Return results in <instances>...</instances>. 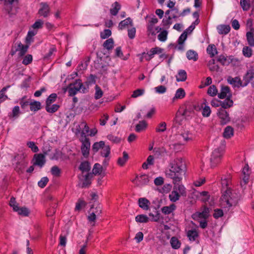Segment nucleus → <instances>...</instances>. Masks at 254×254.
<instances>
[{
  "instance_id": "12",
  "label": "nucleus",
  "mask_w": 254,
  "mask_h": 254,
  "mask_svg": "<svg viewBox=\"0 0 254 254\" xmlns=\"http://www.w3.org/2000/svg\"><path fill=\"white\" fill-rule=\"evenodd\" d=\"M34 159L35 160L33 163L34 166H38L42 168L46 163L45 157L43 154H35L34 156Z\"/></svg>"
},
{
  "instance_id": "46",
  "label": "nucleus",
  "mask_w": 254,
  "mask_h": 254,
  "mask_svg": "<svg viewBox=\"0 0 254 254\" xmlns=\"http://www.w3.org/2000/svg\"><path fill=\"white\" fill-rule=\"evenodd\" d=\"M181 135L185 141L192 140L193 138V134L188 130H184V132H182Z\"/></svg>"
},
{
  "instance_id": "9",
  "label": "nucleus",
  "mask_w": 254,
  "mask_h": 254,
  "mask_svg": "<svg viewBox=\"0 0 254 254\" xmlns=\"http://www.w3.org/2000/svg\"><path fill=\"white\" fill-rule=\"evenodd\" d=\"M244 80L243 86H246L249 82H251L252 86L254 88V68H251L247 70L243 77Z\"/></svg>"
},
{
  "instance_id": "59",
  "label": "nucleus",
  "mask_w": 254,
  "mask_h": 254,
  "mask_svg": "<svg viewBox=\"0 0 254 254\" xmlns=\"http://www.w3.org/2000/svg\"><path fill=\"white\" fill-rule=\"evenodd\" d=\"M49 181V179L47 177H43L38 182V185L40 188H44V187H45V186L48 183Z\"/></svg>"
},
{
  "instance_id": "38",
  "label": "nucleus",
  "mask_w": 254,
  "mask_h": 254,
  "mask_svg": "<svg viewBox=\"0 0 254 254\" xmlns=\"http://www.w3.org/2000/svg\"><path fill=\"white\" fill-rule=\"evenodd\" d=\"M206 51L211 58H213L216 54H217V51L214 45H208Z\"/></svg>"
},
{
  "instance_id": "33",
  "label": "nucleus",
  "mask_w": 254,
  "mask_h": 254,
  "mask_svg": "<svg viewBox=\"0 0 254 254\" xmlns=\"http://www.w3.org/2000/svg\"><path fill=\"white\" fill-rule=\"evenodd\" d=\"M10 87V85H7L5 87H3L0 90V103L4 102L8 99V97L5 94V92Z\"/></svg>"
},
{
  "instance_id": "20",
  "label": "nucleus",
  "mask_w": 254,
  "mask_h": 254,
  "mask_svg": "<svg viewBox=\"0 0 254 254\" xmlns=\"http://www.w3.org/2000/svg\"><path fill=\"white\" fill-rule=\"evenodd\" d=\"M128 25L133 26L132 20L130 17L121 21L119 24L118 28L119 30H123L127 28Z\"/></svg>"
},
{
  "instance_id": "28",
  "label": "nucleus",
  "mask_w": 254,
  "mask_h": 254,
  "mask_svg": "<svg viewBox=\"0 0 254 254\" xmlns=\"http://www.w3.org/2000/svg\"><path fill=\"white\" fill-rule=\"evenodd\" d=\"M135 220L138 223H146L150 221V218L146 215L139 214L135 217Z\"/></svg>"
},
{
  "instance_id": "6",
  "label": "nucleus",
  "mask_w": 254,
  "mask_h": 254,
  "mask_svg": "<svg viewBox=\"0 0 254 254\" xmlns=\"http://www.w3.org/2000/svg\"><path fill=\"white\" fill-rule=\"evenodd\" d=\"M163 51V49H162L158 47H156L155 48L151 49L150 51L148 53H146V55H148V58H146V60L147 61L150 60L154 57V56L155 54L159 55V58L160 59L162 60V61L167 59L168 58V56L165 54H162ZM143 54H146V53H143Z\"/></svg>"
},
{
  "instance_id": "32",
  "label": "nucleus",
  "mask_w": 254,
  "mask_h": 254,
  "mask_svg": "<svg viewBox=\"0 0 254 254\" xmlns=\"http://www.w3.org/2000/svg\"><path fill=\"white\" fill-rule=\"evenodd\" d=\"M97 78V77L96 75L91 74L87 78L86 81L84 82V84L87 86H89L93 84H94L96 83Z\"/></svg>"
},
{
  "instance_id": "30",
  "label": "nucleus",
  "mask_w": 254,
  "mask_h": 254,
  "mask_svg": "<svg viewBox=\"0 0 254 254\" xmlns=\"http://www.w3.org/2000/svg\"><path fill=\"white\" fill-rule=\"evenodd\" d=\"M186 56L189 60L196 61L198 59V54L195 51L193 50H189L186 53Z\"/></svg>"
},
{
  "instance_id": "44",
  "label": "nucleus",
  "mask_w": 254,
  "mask_h": 254,
  "mask_svg": "<svg viewBox=\"0 0 254 254\" xmlns=\"http://www.w3.org/2000/svg\"><path fill=\"white\" fill-rule=\"evenodd\" d=\"M246 37L248 44L251 47H254V36L253 32L251 31L247 32Z\"/></svg>"
},
{
  "instance_id": "34",
  "label": "nucleus",
  "mask_w": 254,
  "mask_h": 254,
  "mask_svg": "<svg viewBox=\"0 0 254 254\" xmlns=\"http://www.w3.org/2000/svg\"><path fill=\"white\" fill-rule=\"evenodd\" d=\"M170 244L173 249H178L180 248L181 243L176 237H173L170 240Z\"/></svg>"
},
{
  "instance_id": "29",
  "label": "nucleus",
  "mask_w": 254,
  "mask_h": 254,
  "mask_svg": "<svg viewBox=\"0 0 254 254\" xmlns=\"http://www.w3.org/2000/svg\"><path fill=\"white\" fill-rule=\"evenodd\" d=\"M15 212H17V213L23 216H28L30 213V210L26 207H19L18 206L17 210H14Z\"/></svg>"
},
{
  "instance_id": "54",
  "label": "nucleus",
  "mask_w": 254,
  "mask_h": 254,
  "mask_svg": "<svg viewBox=\"0 0 254 254\" xmlns=\"http://www.w3.org/2000/svg\"><path fill=\"white\" fill-rule=\"evenodd\" d=\"M57 98V95L56 93L51 94L47 99L46 103V105H51L54 102Z\"/></svg>"
},
{
  "instance_id": "39",
  "label": "nucleus",
  "mask_w": 254,
  "mask_h": 254,
  "mask_svg": "<svg viewBox=\"0 0 254 254\" xmlns=\"http://www.w3.org/2000/svg\"><path fill=\"white\" fill-rule=\"evenodd\" d=\"M234 135L233 128H225L223 136L226 139H229Z\"/></svg>"
},
{
  "instance_id": "50",
  "label": "nucleus",
  "mask_w": 254,
  "mask_h": 254,
  "mask_svg": "<svg viewBox=\"0 0 254 254\" xmlns=\"http://www.w3.org/2000/svg\"><path fill=\"white\" fill-rule=\"evenodd\" d=\"M242 51L243 54L245 57L250 58L252 56L253 50L248 46H245L243 48Z\"/></svg>"
},
{
  "instance_id": "1",
  "label": "nucleus",
  "mask_w": 254,
  "mask_h": 254,
  "mask_svg": "<svg viewBox=\"0 0 254 254\" xmlns=\"http://www.w3.org/2000/svg\"><path fill=\"white\" fill-rule=\"evenodd\" d=\"M170 169L166 171V175L168 177L173 179L174 184L180 182L182 180V176L186 171L185 163L182 158H177L170 162Z\"/></svg>"
},
{
  "instance_id": "3",
  "label": "nucleus",
  "mask_w": 254,
  "mask_h": 254,
  "mask_svg": "<svg viewBox=\"0 0 254 254\" xmlns=\"http://www.w3.org/2000/svg\"><path fill=\"white\" fill-rule=\"evenodd\" d=\"M226 147V141L223 139L221 141L219 147L215 148L212 152L210 158L211 167H215L221 162Z\"/></svg>"
},
{
  "instance_id": "2",
  "label": "nucleus",
  "mask_w": 254,
  "mask_h": 254,
  "mask_svg": "<svg viewBox=\"0 0 254 254\" xmlns=\"http://www.w3.org/2000/svg\"><path fill=\"white\" fill-rule=\"evenodd\" d=\"M241 197V195L239 190L228 188L222 196L221 199L226 203V207L230 208L236 206Z\"/></svg>"
},
{
  "instance_id": "60",
  "label": "nucleus",
  "mask_w": 254,
  "mask_h": 254,
  "mask_svg": "<svg viewBox=\"0 0 254 254\" xmlns=\"http://www.w3.org/2000/svg\"><path fill=\"white\" fill-rule=\"evenodd\" d=\"M240 4L244 11L249 10L250 7V1L248 0H241Z\"/></svg>"
},
{
  "instance_id": "14",
  "label": "nucleus",
  "mask_w": 254,
  "mask_h": 254,
  "mask_svg": "<svg viewBox=\"0 0 254 254\" xmlns=\"http://www.w3.org/2000/svg\"><path fill=\"white\" fill-rule=\"evenodd\" d=\"M40 8L38 10V14L44 17H48L50 14V8L46 2L40 3Z\"/></svg>"
},
{
  "instance_id": "52",
  "label": "nucleus",
  "mask_w": 254,
  "mask_h": 254,
  "mask_svg": "<svg viewBox=\"0 0 254 254\" xmlns=\"http://www.w3.org/2000/svg\"><path fill=\"white\" fill-rule=\"evenodd\" d=\"M187 236L189 238V239L191 240H195L196 238L198 236L197 231L195 230H190L188 231Z\"/></svg>"
},
{
  "instance_id": "40",
  "label": "nucleus",
  "mask_w": 254,
  "mask_h": 254,
  "mask_svg": "<svg viewBox=\"0 0 254 254\" xmlns=\"http://www.w3.org/2000/svg\"><path fill=\"white\" fill-rule=\"evenodd\" d=\"M179 183V182H177L176 185L174 184V188L178 190L180 195L183 196H186L187 192L185 187L182 185H180Z\"/></svg>"
},
{
  "instance_id": "11",
  "label": "nucleus",
  "mask_w": 254,
  "mask_h": 254,
  "mask_svg": "<svg viewBox=\"0 0 254 254\" xmlns=\"http://www.w3.org/2000/svg\"><path fill=\"white\" fill-rule=\"evenodd\" d=\"M217 115L220 119V124L224 126L227 124L230 120L229 114L225 110L220 109L217 112Z\"/></svg>"
},
{
  "instance_id": "58",
  "label": "nucleus",
  "mask_w": 254,
  "mask_h": 254,
  "mask_svg": "<svg viewBox=\"0 0 254 254\" xmlns=\"http://www.w3.org/2000/svg\"><path fill=\"white\" fill-rule=\"evenodd\" d=\"M168 35V31L164 30L161 32L158 35V39L162 42H164L167 40Z\"/></svg>"
},
{
  "instance_id": "42",
  "label": "nucleus",
  "mask_w": 254,
  "mask_h": 254,
  "mask_svg": "<svg viewBox=\"0 0 254 254\" xmlns=\"http://www.w3.org/2000/svg\"><path fill=\"white\" fill-rule=\"evenodd\" d=\"M103 170V167L99 163H95L92 170V175H100Z\"/></svg>"
},
{
  "instance_id": "49",
  "label": "nucleus",
  "mask_w": 254,
  "mask_h": 254,
  "mask_svg": "<svg viewBox=\"0 0 254 254\" xmlns=\"http://www.w3.org/2000/svg\"><path fill=\"white\" fill-rule=\"evenodd\" d=\"M207 94L211 96H215L218 94V90L215 85L209 86L207 90Z\"/></svg>"
},
{
  "instance_id": "35",
  "label": "nucleus",
  "mask_w": 254,
  "mask_h": 254,
  "mask_svg": "<svg viewBox=\"0 0 254 254\" xmlns=\"http://www.w3.org/2000/svg\"><path fill=\"white\" fill-rule=\"evenodd\" d=\"M41 104L39 101H34L32 102H30V109L32 111H37L41 109Z\"/></svg>"
},
{
  "instance_id": "16",
  "label": "nucleus",
  "mask_w": 254,
  "mask_h": 254,
  "mask_svg": "<svg viewBox=\"0 0 254 254\" xmlns=\"http://www.w3.org/2000/svg\"><path fill=\"white\" fill-rule=\"evenodd\" d=\"M227 81L234 87H237L238 88L240 87H245V86H243L244 83L242 82L241 78L238 76L235 77V78L229 76L227 78Z\"/></svg>"
},
{
  "instance_id": "53",
  "label": "nucleus",
  "mask_w": 254,
  "mask_h": 254,
  "mask_svg": "<svg viewBox=\"0 0 254 254\" xmlns=\"http://www.w3.org/2000/svg\"><path fill=\"white\" fill-rule=\"evenodd\" d=\"M62 152L59 149H56L55 151V153L50 158L52 160H58L62 157Z\"/></svg>"
},
{
  "instance_id": "18",
  "label": "nucleus",
  "mask_w": 254,
  "mask_h": 254,
  "mask_svg": "<svg viewBox=\"0 0 254 254\" xmlns=\"http://www.w3.org/2000/svg\"><path fill=\"white\" fill-rule=\"evenodd\" d=\"M136 180H137L138 181L137 185L140 186L145 185L147 184V183L149 182L148 177L146 174L141 175L139 176L138 175H137L135 179L133 180L132 182L133 183H135V181Z\"/></svg>"
},
{
  "instance_id": "55",
  "label": "nucleus",
  "mask_w": 254,
  "mask_h": 254,
  "mask_svg": "<svg viewBox=\"0 0 254 254\" xmlns=\"http://www.w3.org/2000/svg\"><path fill=\"white\" fill-rule=\"evenodd\" d=\"M110 150L111 148L109 145H105L103 148H102V150L101 151V156L103 157H107L110 154Z\"/></svg>"
},
{
  "instance_id": "4",
  "label": "nucleus",
  "mask_w": 254,
  "mask_h": 254,
  "mask_svg": "<svg viewBox=\"0 0 254 254\" xmlns=\"http://www.w3.org/2000/svg\"><path fill=\"white\" fill-rule=\"evenodd\" d=\"M80 141L82 143L81 147L82 154L84 157H88L89 155L90 142L89 139L85 135L84 130H82L81 132Z\"/></svg>"
},
{
  "instance_id": "57",
  "label": "nucleus",
  "mask_w": 254,
  "mask_h": 254,
  "mask_svg": "<svg viewBox=\"0 0 254 254\" xmlns=\"http://www.w3.org/2000/svg\"><path fill=\"white\" fill-rule=\"evenodd\" d=\"M86 205L85 201L81 199H79L76 203L75 210H80L83 207H85Z\"/></svg>"
},
{
  "instance_id": "45",
  "label": "nucleus",
  "mask_w": 254,
  "mask_h": 254,
  "mask_svg": "<svg viewBox=\"0 0 254 254\" xmlns=\"http://www.w3.org/2000/svg\"><path fill=\"white\" fill-rule=\"evenodd\" d=\"M180 194L176 190H173L169 195V198L172 202H175L179 199Z\"/></svg>"
},
{
  "instance_id": "62",
  "label": "nucleus",
  "mask_w": 254,
  "mask_h": 254,
  "mask_svg": "<svg viewBox=\"0 0 254 254\" xmlns=\"http://www.w3.org/2000/svg\"><path fill=\"white\" fill-rule=\"evenodd\" d=\"M144 93V90L143 89H137L133 92L131 95L132 98H137L140 96L142 95Z\"/></svg>"
},
{
  "instance_id": "41",
  "label": "nucleus",
  "mask_w": 254,
  "mask_h": 254,
  "mask_svg": "<svg viewBox=\"0 0 254 254\" xmlns=\"http://www.w3.org/2000/svg\"><path fill=\"white\" fill-rule=\"evenodd\" d=\"M114 42L112 38H109L103 43V47L108 50H112L114 47Z\"/></svg>"
},
{
  "instance_id": "7",
  "label": "nucleus",
  "mask_w": 254,
  "mask_h": 254,
  "mask_svg": "<svg viewBox=\"0 0 254 254\" xmlns=\"http://www.w3.org/2000/svg\"><path fill=\"white\" fill-rule=\"evenodd\" d=\"M210 209L206 205H203L201 208V211H197L192 215V218L194 220H197L198 218L207 219L210 215Z\"/></svg>"
},
{
  "instance_id": "21",
  "label": "nucleus",
  "mask_w": 254,
  "mask_h": 254,
  "mask_svg": "<svg viewBox=\"0 0 254 254\" xmlns=\"http://www.w3.org/2000/svg\"><path fill=\"white\" fill-rule=\"evenodd\" d=\"M218 32L221 35L227 34L231 30V27L229 25L221 24L217 27Z\"/></svg>"
},
{
  "instance_id": "56",
  "label": "nucleus",
  "mask_w": 254,
  "mask_h": 254,
  "mask_svg": "<svg viewBox=\"0 0 254 254\" xmlns=\"http://www.w3.org/2000/svg\"><path fill=\"white\" fill-rule=\"evenodd\" d=\"M89 129L90 128H83L82 130H84L85 134L87 133V135H90L91 136H93L97 133V128H92L91 129Z\"/></svg>"
},
{
  "instance_id": "26",
  "label": "nucleus",
  "mask_w": 254,
  "mask_h": 254,
  "mask_svg": "<svg viewBox=\"0 0 254 254\" xmlns=\"http://www.w3.org/2000/svg\"><path fill=\"white\" fill-rule=\"evenodd\" d=\"M90 164L87 161L82 162L79 167V169L81 171L82 173L88 172L90 170Z\"/></svg>"
},
{
  "instance_id": "61",
  "label": "nucleus",
  "mask_w": 254,
  "mask_h": 254,
  "mask_svg": "<svg viewBox=\"0 0 254 254\" xmlns=\"http://www.w3.org/2000/svg\"><path fill=\"white\" fill-rule=\"evenodd\" d=\"M51 172L53 175L56 177H59L61 173L60 169L57 166H54L52 167Z\"/></svg>"
},
{
  "instance_id": "48",
  "label": "nucleus",
  "mask_w": 254,
  "mask_h": 254,
  "mask_svg": "<svg viewBox=\"0 0 254 254\" xmlns=\"http://www.w3.org/2000/svg\"><path fill=\"white\" fill-rule=\"evenodd\" d=\"M20 114L19 107L18 106H14L12 112L9 113V117L10 118H17Z\"/></svg>"
},
{
  "instance_id": "23",
  "label": "nucleus",
  "mask_w": 254,
  "mask_h": 254,
  "mask_svg": "<svg viewBox=\"0 0 254 254\" xmlns=\"http://www.w3.org/2000/svg\"><path fill=\"white\" fill-rule=\"evenodd\" d=\"M233 103L232 98H226L223 101H221V109L225 110L233 106Z\"/></svg>"
},
{
  "instance_id": "63",
  "label": "nucleus",
  "mask_w": 254,
  "mask_h": 254,
  "mask_svg": "<svg viewBox=\"0 0 254 254\" xmlns=\"http://www.w3.org/2000/svg\"><path fill=\"white\" fill-rule=\"evenodd\" d=\"M9 204L11 207H12L14 211V210H16V209L17 210L18 205L14 197L12 196L10 198Z\"/></svg>"
},
{
  "instance_id": "17",
  "label": "nucleus",
  "mask_w": 254,
  "mask_h": 254,
  "mask_svg": "<svg viewBox=\"0 0 254 254\" xmlns=\"http://www.w3.org/2000/svg\"><path fill=\"white\" fill-rule=\"evenodd\" d=\"M195 107H192L190 105H187L185 107H181L179 109H181L183 115L187 119L190 117L192 113H193V109Z\"/></svg>"
},
{
  "instance_id": "31",
  "label": "nucleus",
  "mask_w": 254,
  "mask_h": 254,
  "mask_svg": "<svg viewBox=\"0 0 254 254\" xmlns=\"http://www.w3.org/2000/svg\"><path fill=\"white\" fill-rule=\"evenodd\" d=\"M123 154V156L119 157L117 161L118 164L121 166H124L129 158L128 155L126 151H124Z\"/></svg>"
},
{
  "instance_id": "19",
  "label": "nucleus",
  "mask_w": 254,
  "mask_h": 254,
  "mask_svg": "<svg viewBox=\"0 0 254 254\" xmlns=\"http://www.w3.org/2000/svg\"><path fill=\"white\" fill-rule=\"evenodd\" d=\"M139 206L143 210H147L149 208L150 202L146 198L141 197L138 200Z\"/></svg>"
},
{
  "instance_id": "27",
  "label": "nucleus",
  "mask_w": 254,
  "mask_h": 254,
  "mask_svg": "<svg viewBox=\"0 0 254 254\" xmlns=\"http://www.w3.org/2000/svg\"><path fill=\"white\" fill-rule=\"evenodd\" d=\"M176 208V206L175 204L172 203L169 206H164L161 208V211L165 215L169 214L174 211Z\"/></svg>"
},
{
  "instance_id": "24",
  "label": "nucleus",
  "mask_w": 254,
  "mask_h": 254,
  "mask_svg": "<svg viewBox=\"0 0 254 254\" xmlns=\"http://www.w3.org/2000/svg\"><path fill=\"white\" fill-rule=\"evenodd\" d=\"M176 80L178 82L185 81L187 78V74L186 71L183 69L179 70L177 75H176Z\"/></svg>"
},
{
  "instance_id": "13",
  "label": "nucleus",
  "mask_w": 254,
  "mask_h": 254,
  "mask_svg": "<svg viewBox=\"0 0 254 254\" xmlns=\"http://www.w3.org/2000/svg\"><path fill=\"white\" fill-rule=\"evenodd\" d=\"M187 38V32L186 31H184L183 33L180 35L178 40V46L175 45V48H177L178 50L184 51V42ZM170 45L174 46V44H170Z\"/></svg>"
},
{
  "instance_id": "8",
  "label": "nucleus",
  "mask_w": 254,
  "mask_h": 254,
  "mask_svg": "<svg viewBox=\"0 0 254 254\" xmlns=\"http://www.w3.org/2000/svg\"><path fill=\"white\" fill-rule=\"evenodd\" d=\"M82 81L80 79H76L73 83L69 85L68 92L69 96H74L80 90Z\"/></svg>"
},
{
  "instance_id": "51",
  "label": "nucleus",
  "mask_w": 254,
  "mask_h": 254,
  "mask_svg": "<svg viewBox=\"0 0 254 254\" xmlns=\"http://www.w3.org/2000/svg\"><path fill=\"white\" fill-rule=\"evenodd\" d=\"M95 89V93L94 95V98L96 100L99 99L102 97L103 95V92L101 88L97 85H96Z\"/></svg>"
},
{
  "instance_id": "22",
  "label": "nucleus",
  "mask_w": 254,
  "mask_h": 254,
  "mask_svg": "<svg viewBox=\"0 0 254 254\" xmlns=\"http://www.w3.org/2000/svg\"><path fill=\"white\" fill-rule=\"evenodd\" d=\"M93 177L91 173H88L84 176V179L82 182L81 187L82 188H88L91 184V179Z\"/></svg>"
},
{
  "instance_id": "36",
  "label": "nucleus",
  "mask_w": 254,
  "mask_h": 254,
  "mask_svg": "<svg viewBox=\"0 0 254 254\" xmlns=\"http://www.w3.org/2000/svg\"><path fill=\"white\" fill-rule=\"evenodd\" d=\"M186 95V93L183 88H180L176 92L175 95L173 100L174 101L178 99H183Z\"/></svg>"
},
{
  "instance_id": "25",
  "label": "nucleus",
  "mask_w": 254,
  "mask_h": 254,
  "mask_svg": "<svg viewBox=\"0 0 254 254\" xmlns=\"http://www.w3.org/2000/svg\"><path fill=\"white\" fill-rule=\"evenodd\" d=\"M112 7L110 10L111 14L113 16L117 15L121 8V5L118 2L115 1L112 4Z\"/></svg>"
},
{
  "instance_id": "15",
  "label": "nucleus",
  "mask_w": 254,
  "mask_h": 254,
  "mask_svg": "<svg viewBox=\"0 0 254 254\" xmlns=\"http://www.w3.org/2000/svg\"><path fill=\"white\" fill-rule=\"evenodd\" d=\"M160 207L159 204H158L156 206H152L151 207L153 208V212L154 214L153 213H149V216L151 217L150 220L152 222H158L160 220V213L159 211H158V209H159Z\"/></svg>"
},
{
  "instance_id": "5",
  "label": "nucleus",
  "mask_w": 254,
  "mask_h": 254,
  "mask_svg": "<svg viewBox=\"0 0 254 254\" xmlns=\"http://www.w3.org/2000/svg\"><path fill=\"white\" fill-rule=\"evenodd\" d=\"M14 160L17 161L16 163L15 170L19 174L24 172V169L28 164V161L25 159L24 154H17L14 157Z\"/></svg>"
},
{
  "instance_id": "64",
  "label": "nucleus",
  "mask_w": 254,
  "mask_h": 254,
  "mask_svg": "<svg viewBox=\"0 0 254 254\" xmlns=\"http://www.w3.org/2000/svg\"><path fill=\"white\" fill-rule=\"evenodd\" d=\"M112 32L110 29H105L103 32H101L100 36L102 39H105L111 35Z\"/></svg>"
},
{
  "instance_id": "37",
  "label": "nucleus",
  "mask_w": 254,
  "mask_h": 254,
  "mask_svg": "<svg viewBox=\"0 0 254 254\" xmlns=\"http://www.w3.org/2000/svg\"><path fill=\"white\" fill-rule=\"evenodd\" d=\"M105 146V142L100 141L95 142L92 145V150L94 153L98 151L100 149L103 148Z\"/></svg>"
},
{
  "instance_id": "10",
  "label": "nucleus",
  "mask_w": 254,
  "mask_h": 254,
  "mask_svg": "<svg viewBox=\"0 0 254 254\" xmlns=\"http://www.w3.org/2000/svg\"><path fill=\"white\" fill-rule=\"evenodd\" d=\"M219 98L223 99L226 98H232V93L229 86L222 85L220 92L218 94Z\"/></svg>"
},
{
  "instance_id": "43",
  "label": "nucleus",
  "mask_w": 254,
  "mask_h": 254,
  "mask_svg": "<svg viewBox=\"0 0 254 254\" xmlns=\"http://www.w3.org/2000/svg\"><path fill=\"white\" fill-rule=\"evenodd\" d=\"M60 108V106L58 104H53L51 106V105H46V110L47 112L50 113H54L56 112Z\"/></svg>"
},
{
  "instance_id": "47",
  "label": "nucleus",
  "mask_w": 254,
  "mask_h": 254,
  "mask_svg": "<svg viewBox=\"0 0 254 254\" xmlns=\"http://www.w3.org/2000/svg\"><path fill=\"white\" fill-rule=\"evenodd\" d=\"M186 119L185 116L183 115L181 109H179L176 113L175 121L178 123L179 125H182L181 122L183 119Z\"/></svg>"
}]
</instances>
